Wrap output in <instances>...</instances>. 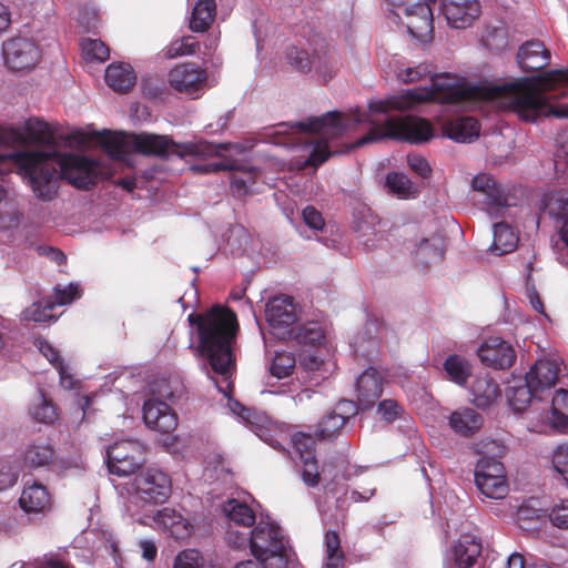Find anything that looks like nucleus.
I'll list each match as a JSON object with an SVG mask.
<instances>
[{
    "instance_id": "f257e3e1",
    "label": "nucleus",
    "mask_w": 568,
    "mask_h": 568,
    "mask_svg": "<svg viewBox=\"0 0 568 568\" xmlns=\"http://www.w3.org/2000/svg\"><path fill=\"white\" fill-rule=\"evenodd\" d=\"M11 156L19 174L28 180L34 195L42 201H52L57 196L61 179L77 189L90 190L102 175L100 162L82 154L29 150L14 152Z\"/></svg>"
},
{
    "instance_id": "f03ea898",
    "label": "nucleus",
    "mask_w": 568,
    "mask_h": 568,
    "mask_svg": "<svg viewBox=\"0 0 568 568\" xmlns=\"http://www.w3.org/2000/svg\"><path fill=\"white\" fill-rule=\"evenodd\" d=\"M561 84H568V69L549 70L486 88L483 95L489 100H505L520 120L534 123L541 118H568V105L552 104L548 95V92Z\"/></svg>"
},
{
    "instance_id": "7ed1b4c3",
    "label": "nucleus",
    "mask_w": 568,
    "mask_h": 568,
    "mask_svg": "<svg viewBox=\"0 0 568 568\" xmlns=\"http://www.w3.org/2000/svg\"><path fill=\"white\" fill-rule=\"evenodd\" d=\"M187 321L196 327L199 354L213 372L229 374L235 365L232 346L239 328L236 314L227 307L213 306L204 313H191Z\"/></svg>"
},
{
    "instance_id": "20e7f679",
    "label": "nucleus",
    "mask_w": 568,
    "mask_h": 568,
    "mask_svg": "<svg viewBox=\"0 0 568 568\" xmlns=\"http://www.w3.org/2000/svg\"><path fill=\"white\" fill-rule=\"evenodd\" d=\"M426 75H429L432 79L430 88L409 89L400 94L371 102L368 104L369 111L374 113H387L390 110L405 111L423 102L434 100H440L445 103H459L469 95L468 90L455 84L442 85L438 82V78L433 75V67L428 63H419L416 67L406 68L398 74L404 83L418 81Z\"/></svg>"
},
{
    "instance_id": "39448f33",
    "label": "nucleus",
    "mask_w": 568,
    "mask_h": 568,
    "mask_svg": "<svg viewBox=\"0 0 568 568\" xmlns=\"http://www.w3.org/2000/svg\"><path fill=\"white\" fill-rule=\"evenodd\" d=\"M362 123H373V121L368 113L356 109L352 118H346L338 111H331L321 116L295 122L292 128L298 132L321 135V139L313 142L312 151L306 160L307 165L317 168L333 154L328 148V140L337 139L347 130Z\"/></svg>"
},
{
    "instance_id": "423d86ee",
    "label": "nucleus",
    "mask_w": 568,
    "mask_h": 568,
    "mask_svg": "<svg viewBox=\"0 0 568 568\" xmlns=\"http://www.w3.org/2000/svg\"><path fill=\"white\" fill-rule=\"evenodd\" d=\"M132 150L143 154L152 155L162 160L172 158L185 159L210 158L220 155L221 151L227 150L226 144H214L207 141L175 142L170 135L155 133H131Z\"/></svg>"
},
{
    "instance_id": "0eeeda50",
    "label": "nucleus",
    "mask_w": 568,
    "mask_h": 568,
    "mask_svg": "<svg viewBox=\"0 0 568 568\" xmlns=\"http://www.w3.org/2000/svg\"><path fill=\"white\" fill-rule=\"evenodd\" d=\"M433 136V125L426 119L415 115L389 116L383 124L372 126L365 135L349 144L347 151L384 139L420 144L429 141Z\"/></svg>"
},
{
    "instance_id": "6e6552de",
    "label": "nucleus",
    "mask_w": 568,
    "mask_h": 568,
    "mask_svg": "<svg viewBox=\"0 0 568 568\" xmlns=\"http://www.w3.org/2000/svg\"><path fill=\"white\" fill-rule=\"evenodd\" d=\"M133 488L138 497L144 503L163 504L171 496L172 481L166 473L150 467L135 475Z\"/></svg>"
},
{
    "instance_id": "1a4fd4ad",
    "label": "nucleus",
    "mask_w": 568,
    "mask_h": 568,
    "mask_svg": "<svg viewBox=\"0 0 568 568\" xmlns=\"http://www.w3.org/2000/svg\"><path fill=\"white\" fill-rule=\"evenodd\" d=\"M142 455V446L138 440L116 442L106 450L108 469L120 477L132 475L140 468Z\"/></svg>"
},
{
    "instance_id": "9d476101",
    "label": "nucleus",
    "mask_w": 568,
    "mask_h": 568,
    "mask_svg": "<svg viewBox=\"0 0 568 568\" xmlns=\"http://www.w3.org/2000/svg\"><path fill=\"white\" fill-rule=\"evenodd\" d=\"M23 133L19 130H10V133L0 129V146L8 143L11 139L16 142L20 143H33V144H42V145H53L54 136L51 132L47 122L41 121L36 118H30L24 122ZM4 155L0 153V164L6 160L10 159L13 161L12 155Z\"/></svg>"
},
{
    "instance_id": "9b49d317",
    "label": "nucleus",
    "mask_w": 568,
    "mask_h": 568,
    "mask_svg": "<svg viewBox=\"0 0 568 568\" xmlns=\"http://www.w3.org/2000/svg\"><path fill=\"white\" fill-rule=\"evenodd\" d=\"M3 57L9 69L20 71L36 67L40 50L32 40L18 37L3 43Z\"/></svg>"
},
{
    "instance_id": "f8f14e48",
    "label": "nucleus",
    "mask_w": 568,
    "mask_h": 568,
    "mask_svg": "<svg viewBox=\"0 0 568 568\" xmlns=\"http://www.w3.org/2000/svg\"><path fill=\"white\" fill-rule=\"evenodd\" d=\"M436 0H419L404 8L408 32L422 42L430 41L434 32V18L430 3Z\"/></svg>"
},
{
    "instance_id": "ddd939ff",
    "label": "nucleus",
    "mask_w": 568,
    "mask_h": 568,
    "mask_svg": "<svg viewBox=\"0 0 568 568\" xmlns=\"http://www.w3.org/2000/svg\"><path fill=\"white\" fill-rule=\"evenodd\" d=\"M292 445L303 464V481L308 487H316L320 484V473L315 456V438L311 434L297 432L292 436Z\"/></svg>"
},
{
    "instance_id": "4468645a",
    "label": "nucleus",
    "mask_w": 568,
    "mask_h": 568,
    "mask_svg": "<svg viewBox=\"0 0 568 568\" xmlns=\"http://www.w3.org/2000/svg\"><path fill=\"white\" fill-rule=\"evenodd\" d=\"M281 528L270 523H258L250 535L251 554L256 559H263L268 554H275L283 548Z\"/></svg>"
},
{
    "instance_id": "2eb2a0df",
    "label": "nucleus",
    "mask_w": 568,
    "mask_h": 568,
    "mask_svg": "<svg viewBox=\"0 0 568 568\" xmlns=\"http://www.w3.org/2000/svg\"><path fill=\"white\" fill-rule=\"evenodd\" d=\"M442 12L447 23L455 29H466L481 14L479 0H443Z\"/></svg>"
},
{
    "instance_id": "dca6fc26",
    "label": "nucleus",
    "mask_w": 568,
    "mask_h": 568,
    "mask_svg": "<svg viewBox=\"0 0 568 568\" xmlns=\"http://www.w3.org/2000/svg\"><path fill=\"white\" fill-rule=\"evenodd\" d=\"M168 81L175 91L193 94L202 89L206 81V73L194 63H181L169 72Z\"/></svg>"
},
{
    "instance_id": "f3484780",
    "label": "nucleus",
    "mask_w": 568,
    "mask_h": 568,
    "mask_svg": "<svg viewBox=\"0 0 568 568\" xmlns=\"http://www.w3.org/2000/svg\"><path fill=\"white\" fill-rule=\"evenodd\" d=\"M142 410L143 420L150 429L168 434L178 427V415L165 402L148 399Z\"/></svg>"
},
{
    "instance_id": "a211bd4d",
    "label": "nucleus",
    "mask_w": 568,
    "mask_h": 568,
    "mask_svg": "<svg viewBox=\"0 0 568 568\" xmlns=\"http://www.w3.org/2000/svg\"><path fill=\"white\" fill-rule=\"evenodd\" d=\"M478 357L488 367L506 369L514 364L516 352L509 343L500 338H490L479 347Z\"/></svg>"
},
{
    "instance_id": "6ab92c4d",
    "label": "nucleus",
    "mask_w": 568,
    "mask_h": 568,
    "mask_svg": "<svg viewBox=\"0 0 568 568\" xmlns=\"http://www.w3.org/2000/svg\"><path fill=\"white\" fill-rule=\"evenodd\" d=\"M538 207L547 213L550 217L561 221L559 236L568 247V192L554 191L542 195Z\"/></svg>"
},
{
    "instance_id": "aec40b11",
    "label": "nucleus",
    "mask_w": 568,
    "mask_h": 568,
    "mask_svg": "<svg viewBox=\"0 0 568 568\" xmlns=\"http://www.w3.org/2000/svg\"><path fill=\"white\" fill-rule=\"evenodd\" d=\"M265 316L268 325L273 328L288 327L297 320L294 298L288 295L272 297L265 307Z\"/></svg>"
},
{
    "instance_id": "412c9836",
    "label": "nucleus",
    "mask_w": 568,
    "mask_h": 568,
    "mask_svg": "<svg viewBox=\"0 0 568 568\" xmlns=\"http://www.w3.org/2000/svg\"><path fill=\"white\" fill-rule=\"evenodd\" d=\"M357 404L362 409L372 408L383 393V377L374 367L365 369L356 381Z\"/></svg>"
},
{
    "instance_id": "4be33fe9",
    "label": "nucleus",
    "mask_w": 568,
    "mask_h": 568,
    "mask_svg": "<svg viewBox=\"0 0 568 568\" xmlns=\"http://www.w3.org/2000/svg\"><path fill=\"white\" fill-rule=\"evenodd\" d=\"M550 51L540 40H529L517 52V63L525 72L539 71L550 62Z\"/></svg>"
},
{
    "instance_id": "5701e85b",
    "label": "nucleus",
    "mask_w": 568,
    "mask_h": 568,
    "mask_svg": "<svg viewBox=\"0 0 568 568\" xmlns=\"http://www.w3.org/2000/svg\"><path fill=\"white\" fill-rule=\"evenodd\" d=\"M153 519L159 529L176 540L187 538L193 529L190 520L173 508L158 510Z\"/></svg>"
},
{
    "instance_id": "b1692460",
    "label": "nucleus",
    "mask_w": 568,
    "mask_h": 568,
    "mask_svg": "<svg viewBox=\"0 0 568 568\" xmlns=\"http://www.w3.org/2000/svg\"><path fill=\"white\" fill-rule=\"evenodd\" d=\"M22 466L30 470L47 468L55 464L57 452L52 444L42 439L30 442L22 454Z\"/></svg>"
},
{
    "instance_id": "393cba45",
    "label": "nucleus",
    "mask_w": 568,
    "mask_h": 568,
    "mask_svg": "<svg viewBox=\"0 0 568 568\" xmlns=\"http://www.w3.org/2000/svg\"><path fill=\"white\" fill-rule=\"evenodd\" d=\"M19 505L26 513H44L51 508V495L42 483L28 480L19 498Z\"/></svg>"
},
{
    "instance_id": "a878e982",
    "label": "nucleus",
    "mask_w": 568,
    "mask_h": 568,
    "mask_svg": "<svg viewBox=\"0 0 568 568\" xmlns=\"http://www.w3.org/2000/svg\"><path fill=\"white\" fill-rule=\"evenodd\" d=\"M481 539L474 534H462L454 544L452 554L456 568H471L481 555Z\"/></svg>"
},
{
    "instance_id": "bb28decb",
    "label": "nucleus",
    "mask_w": 568,
    "mask_h": 568,
    "mask_svg": "<svg viewBox=\"0 0 568 568\" xmlns=\"http://www.w3.org/2000/svg\"><path fill=\"white\" fill-rule=\"evenodd\" d=\"M559 371L560 366L557 359H539L526 374V379L532 387L542 392L556 385Z\"/></svg>"
},
{
    "instance_id": "cd10ccee",
    "label": "nucleus",
    "mask_w": 568,
    "mask_h": 568,
    "mask_svg": "<svg viewBox=\"0 0 568 568\" xmlns=\"http://www.w3.org/2000/svg\"><path fill=\"white\" fill-rule=\"evenodd\" d=\"M226 164L232 166L226 169L231 172L230 182L232 194L239 199L247 195L260 178L261 172L254 166L235 164L231 160H227Z\"/></svg>"
},
{
    "instance_id": "c85d7f7f",
    "label": "nucleus",
    "mask_w": 568,
    "mask_h": 568,
    "mask_svg": "<svg viewBox=\"0 0 568 568\" xmlns=\"http://www.w3.org/2000/svg\"><path fill=\"white\" fill-rule=\"evenodd\" d=\"M97 141L103 151L112 159L124 160L132 150L131 133L102 131L97 134Z\"/></svg>"
},
{
    "instance_id": "c756f323",
    "label": "nucleus",
    "mask_w": 568,
    "mask_h": 568,
    "mask_svg": "<svg viewBox=\"0 0 568 568\" xmlns=\"http://www.w3.org/2000/svg\"><path fill=\"white\" fill-rule=\"evenodd\" d=\"M106 84L118 93H128L135 84L136 75L128 63H111L104 75Z\"/></svg>"
},
{
    "instance_id": "7c9ffc66",
    "label": "nucleus",
    "mask_w": 568,
    "mask_h": 568,
    "mask_svg": "<svg viewBox=\"0 0 568 568\" xmlns=\"http://www.w3.org/2000/svg\"><path fill=\"white\" fill-rule=\"evenodd\" d=\"M483 416L473 408H464L452 413L449 425L462 436L470 437L483 426Z\"/></svg>"
},
{
    "instance_id": "2f4dec72",
    "label": "nucleus",
    "mask_w": 568,
    "mask_h": 568,
    "mask_svg": "<svg viewBox=\"0 0 568 568\" xmlns=\"http://www.w3.org/2000/svg\"><path fill=\"white\" fill-rule=\"evenodd\" d=\"M470 390L475 405L481 408L490 406L500 396L498 384L488 374L478 375Z\"/></svg>"
},
{
    "instance_id": "473e14b6",
    "label": "nucleus",
    "mask_w": 568,
    "mask_h": 568,
    "mask_svg": "<svg viewBox=\"0 0 568 568\" xmlns=\"http://www.w3.org/2000/svg\"><path fill=\"white\" fill-rule=\"evenodd\" d=\"M471 186L475 191L486 195L489 206L503 207L507 205V196L491 175L486 173L477 174L471 181Z\"/></svg>"
},
{
    "instance_id": "72a5a7b5",
    "label": "nucleus",
    "mask_w": 568,
    "mask_h": 568,
    "mask_svg": "<svg viewBox=\"0 0 568 568\" xmlns=\"http://www.w3.org/2000/svg\"><path fill=\"white\" fill-rule=\"evenodd\" d=\"M313 68L324 78H332L338 70L339 58L334 48L322 42L321 45L313 50Z\"/></svg>"
},
{
    "instance_id": "f704fd0d",
    "label": "nucleus",
    "mask_w": 568,
    "mask_h": 568,
    "mask_svg": "<svg viewBox=\"0 0 568 568\" xmlns=\"http://www.w3.org/2000/svg\"><path fill=\"white\" fill-rule=\"evenodd\" d=\"M215 16V0H199L193 7L189 27L193 32H205L210 29Z\"/></svg>"
},
{
    "instance_id": "c9c22d12",
    "label": "nucleus",
    "mask_w": 568,
    "mask_h": 568,
    "mask_svg": "<svg viewBox=\"0 0 568 568\" xmlns=\"http://www.w3.org/2000/svg\"><path fill=\"white\" fill-rule=\"evenodd\" d=\"M475 483L479 491L491 499H501L509 490L506 476L475 474Z\"/></svg>"
},
{
    "instance_id": "e433bc0d",
    "label": "nucleus",
    "mask_w": 568,
    "mask_h": 568,
    "mask_svg": "<svg viewBox=\"0 0 568 568\" xmlns=\"http://www.w3.org/2000/svg\"><path fill=\"white\" fill-rule=\"evenodd\" d=\"M480 125L471 116L459 118L446 126L447 136L456 142H470L479 135Z\"/></svg>"
},
{
    "instance_id": "4c0bfd02",
    "label": "nucleus",
    "mask_w": 568,
    "mask_h": 568,
    "mask_svg": "<svg viewBox=\"0 0 568 568\" xmlns=\"http://www.w3.org/2000/svg\"><path fill=\"white\" fill-rule=\"evenodd\" d=\"M222 510L230 521L246 528L255 524V511L245 503L237 499H229L223 504Z\"/></svg>"
},
{
    "instance_id": "58836bf2",
    "label": "nucleus",
    "mask_w": 568,
    "mask_h": 568,
    "mask_svg": "<svg viewBox=\"0 0 568 568\" xmlns=\"http://www.w3.org/2000/svg\"><path fill=\"white\" fill-rule=\"evenodd\" d=\"M291 337L301 345L317 346L325 339V333L318 322L310 321L293 327Z\"/></svg>"
},
{
    "instance_id": "ea45409f",
    "label": "nucleus",
    "mask_w": 568,
    "mask_h": 568,
    "mask_svg": "<svg viewBox=\"0 0 568 568\" xmlns=\"http://www.w3.org/2000/svg\"><path fill=\"white\" fill-rule=\"evenodd\" d=\"M443 368L447 378L458 386H465L468 378L471 376L470 363L465 357L457 354L449 355L445 359Z\"/></svg>"
},
{
    "instance_id": "a19ab883",
    "label": "nucleus",
    "mask_w": 568,
    "mask_h": 568,
    "mask_svg": "<svg viewBox=\"0 0 568 568\" xmlns=\"http://www.w3.org/2000/svg\"><path fill=\"white\" fill-rule=\"evenodd\" d=\"M518 243V236L514 229L505 223L499 222L494 225V240L491 251L498 255L513 252Z\"/></svg>"
},
{
    "instance_id": "79ce46f5",
    "label": "nucleus",
    "mask_w": 568,
    "mask_h": 568,
    "mask_svg": "<svg viewBox=\"0 0 568 568\" xmlns=\"http://www.w3.org/2000/svg\"><path fill=\"white\" fill-rule=\"evenodd\" d=\"M550 423L561 433H568V390H556L551 402Z\"/></svg>"
},
{
    "instance_id": "37998d69",
    "label": "nucleus",
    "mask_w": 568,
    "mask_h": 568,
    "mask_svg": "<svg viewBox=\"0 0 568 568\" xmlns=\"http://www.w3.org/2000/svg\"><path fill=\"white\" fill-rule=\"evenodd\" d=\"M346 422V416L332 412L318 423L316 436L322 440H331L339 434Z\"/></svg>"
},
{
    "instance_id": "c03bdc74",
    "label": "nucleus",
    "mask_w": 568,
    "mask_h": 568,
    "mask_svg": "<svg viewBox=\"0 0 568 568\" xmlns=\"http://www.w3.org/2000/svg\"><path fill=\"white\" fill-rule=\"evenodd\" d=\"M540 393L536 387H532L530 383H527L525 378V384L515 386L510 389L508 394L509 405L513 407L515 412H523L531 402L532 397L538 396Z\"/></svg>"
},
{
    "instance_id": "a18cd8bd",
    "label": "nucleus",
    "mask_w": 568,
    "mask_h": 568,
    "mask_svg": "<svg viewBox=\"0 0 568 568\" xmlns=\"http://www.w3.org/2000/svg\"><path fill=\"white\" fill-rule=\"evenodd\" d=\"M82 53L87 61L102 63L110 57L109 47L98 39H83Z\"/></svg>"
},
{
    "instance_id": "49530a36",
    "label": "nucleus",
    "mask_w": 568,
    "mask_h": 568,
    "mask_svg": "<svg viewBox=\"0 0 568 568\" xmlns=\"http://www.w3.org/2000/svg\"><path fill=\"white\" fill-rule=\"evenodd\" d=\"M326 568H338L344 560V552L341 550L339 535L335 530H328L325 535Z\"/></svg>"
},
{
    "instance_id": "de8ad7c7",
    "label": "nucleus",
    "mask_w": 568,
    "mask_h": 568,
    "mask_svg": "<svg viewBox=\"0 0 568 568\" xmlns=\"http://www.w3.org/2000/svg\"><path fill=\"white\" fill-rule=\"evenodd\" d=\"M285 58L287 63L300 72H308L313 69V55L310 57L308 52L296 45H290L285 50Z\"/></svg>"
},
{
    "instance_id": "09e8293b",
    "label": "nucleus",
    "mask_w": 568,
    "mask_h": 568,
    "mask_svg": "<svg viewBox=\"0 0 568 568\" xmlns=\"http://www.w3.org/2000/svg\"><path fill=\"white\" fill-rule=\"evenodd\" d=\"M417 254L425 263L442 260L444 255L443 240L438 236L423 239L417 245Z\"/></svg>"
},
{
    "instance_id": "8fccbe9b",
    "label": "nucleus",
    "mask_w": 568,
    "mask_h": 568,
    "mask_svg": "<svg viewBox=\"0 0 568 568\" xmlns=\"http://www.w3.org/2000/svg\"><path fill=\"white\" fill-rule=\"evenodd\" d=\"M295 357L291 353L277 352L272 361L270 372L277 378H284L291 375L295 367Z\"/></svg>"
},
{
    "instance_id": "3c124183",
    "label": "nucleus",
    "mask_w": 568,
    "mask_h": 568,
    "mask_svg": "<svg viewBox=\"0 0 568 568\" xmlns=\"http://www.w3.org/2000/svg\"><path fill=\"white\" fill-rule=\"evenodd\" d=\"M33 419L40 423L51 424L58 418L54 405L43 395H40L38 403L30 408Z\"/></svg>"
},
{
    "instance_id": "603ef678",
    "label": "nucleus",
    "mask_w": 568,
    "mask_h": 568,
    "mask_svg": "<svg viewBox=\"0 0 568 568\" xmlns=\"http://www.w3.org/2000/svg\"><path fill=\"white\" fill-rule=\"evenodd\" d=\"M386 185L394 194L402 199H406L413 193V183L403 173L389 172L386 176Z\"/></svg>"
},
{
    "instance_id": "864d4df0",
    "label": "nucleus",
    "mask_w": 568,
    "mask_h": 568,
    "mask_svg": "<svg viewBox=\"0 0 568 568\" xmlns=\"http://www.w3.org/2000/svg\"><path fill=\"white\" fill-rule=\"evenodd\" d=\"M53 308L54 303H52L50 300L33 303L29 308L24 311V318L39 323L48 322L53 318Z\"/></svg>"
},
{
    "instance_id": "5fc2aeb1",
    "label": "nucleus",
    "mask_w": 568,
    "mask_h": 568,
    "mask_svg": "<svg viewBox=\"0 0 568 568\" xmlns=\"http://www.w3.org/2000/svg\"><path fill=\"white\" fill-rule=\"evenodd\" d=\"M200 49V43L193 37H183L173 41L166 52L169 58L194 54Z\"/></svg>"
},
{
    "instance_id": "6e6d98bb",
    "label": "nucleus",
    "mask_w": 568,
    "mask_h": 568,
    "mask_svg": "<svg viewBox=\"0 0 568 568\" xmlns=\"http://www.w3.org/2000/svg\"><path fill=\"white\" fill-rule=\"evenodd\" d=\"M77 20L87 32H95L101 21L98 9L92 6L80 8Z\"/></svg>"
},
{
    "instance_id": "4d7b16f0",
    "label": "nucleus",
    "mask_w": 568,
    "mask_h": 568,
    "mask_svg": "<svg viewBox=\"0 0 568 568\" xmlns=\"http://www.w3.org/2000/svg\"><path fill=\"white\" fill-rule=\"evenodd\" d=\"M475 474L506 476V469L504 464L497 460L496 458L489 456H481L476 464Z\"/></svg>"
},
{
    "instance_id": "13d9d810",
    "label": "nucleus",
    "mask_w": 568,
    "mask_h": 568,
    "mask_svg": "<svg viewBox=\"0 0 568 568\" xmlns=\"http://www.w3.org/2000/svg\"><path fill=\"white\" fill-rule=\"evenodd\" d=\"M257 561L263 562L264 566L262 568H290L292 565V560L286 552L285 546L281 548L275 554H268L263 559H257Z\"/></svg>"
},
{
    "instance_id": "bf43d9fd",
    "label": "nucleus",
    "mask_w": 568,
    "mask_h": 568,
    "mask_svg": "<svg viewBox=\"0 0 568 568\" xmlns=\"http://www.w3.org/2000/svg\"><path fill=\"white\" fill-rule=\"evenodd\" d=\"M201 560L197 550L185 549L176 556L173 568H201Z\"/></svg>"
},
{
    "instance_id": "052dcab7",
    "label": "nucleus",
    "mask_w": 568,
    "mask_h": 568,
    "mask_svg": "<svg viewBox=\"0 0 568 568\" xmlns=\"http://www.w3.org/2000/svg\"><path fill=\"white\" fill-rule=\"evenodd\" d=\"M484 43L490 51H501L507 47V34L503 28H494L484 37Z\"/></svg>"
},
{
    "instance_id": "680f3d73",
    "label": "nucleus",
    "mask_w": 568,
    "mask_h": 568,
    "mask_svg": "<svg viewBox=\"0 0 568 568\" xmlns=\"http://www.w3.org/2000/svg\"><path fill=\"white\" fill-rule=\"evenodd\" d=\"M79 296V287L75 284L70 283L64 287L57 286L54 288L53 301L55 305H67L70 304Z\"/></svg>"
},
{
    "instance_id": "e2e57ef3",
    "label": "nucleus",
    "mask_w": 568,
    "mask_h": 568,
    "mask_svg": "<svg viewBox=\"0 0 568 568\" xmlns=\"http://www.w3.org/2000/svg\"><path fill=\"white\" fill-rule=\"evenodd\" d=\"M377 412L384 420L393 423L400 416L403 407L394 399H384L379 402Z\"/></svg>"
},
{
    "instance_id": "0e129e2a",
    "label": "nucleus",
    "mask_w": 568,
    "mask_h": 568,
    "mask_svg": "<svg viewBox=\"0 0 568 568\" xmlns=\"http://www.w3.org/2000/svg\"><path fill=\"white\" fill-rule=\"evenodd\" d=\"M18 479L14 466L4 459H0V491L12 487Z\"/></svg>"
},
{
    "instance_id": "69168bd1",
    "label": "nucleus",
    "mask_w": 568,
    "mask_h": 568,
    "mask_svg": "<svg viewBox=\"0 0 568 568\" xmlns=\"http://www.w3.org/2000/svg\"><path fill=\"white\" fill-rule=\"evenodd\" d=\"M552 465L568 484V445H561L557 448L552 457Z\"/></svg>"
},
{
    "instance_id": "338daca9",
    "label": "nucleus",
    "mask_w": 568,
    "mask_h": 568,
    "mask_svg": "<svg viewBox=\"0 0 568 568\" xmlns=\"http://www.w3.org/2000/svg\"><path fill=\"white\" fill-rule=\"evenodd\" d=\"M408 166L413 172L423 179H427L432 174V169L428 161L418 154H409L407 156Z\"/></svg>"
},
{
    "instance_id": "774afa93",
    "label": "nucleus",
    "mask_w": 568,
    "mask_h": 568,
    "mask_svg": "<svg viewBox=\"0 0 568 568\" xmlns=\"http://www.w3.org/2000/svg\"><path fill=\"white\" fill-rule=\"evenodd\" d=\"M551 524L560 529H568V503L556 505L549 513Z\"/></svg>"
}]
</instances>
